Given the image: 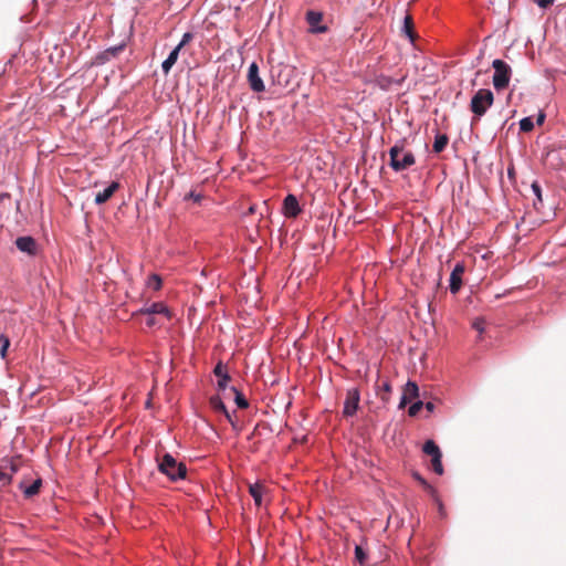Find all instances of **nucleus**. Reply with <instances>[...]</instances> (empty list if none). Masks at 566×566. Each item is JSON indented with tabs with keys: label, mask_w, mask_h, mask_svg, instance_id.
I'll use <instances>...</instances> for the list:
<instances>
[{
	"label": "nucleus",
	"mask_w": 566,
	"mask_h": 566,
	"mask_svg": "<svg viewBox=\"0 0 566 566\" xmlns=\"http://www.w3.org/2000/svg\"><path fill=\"white\" fill-rule=\"evenodd\" d=\"M389 166L395 171H402L415 165L416 158L411 150L405 149L403 143H397L389 149Z\"/></svg>",
	"instance_id": "f257e3e1"
},
{
	"label": "nucleus",
	"mask_w": 566,
	"mask_h": 566,
	"mask_svg": "<svg viewBox=\"0 0 566 566\" xmlns=\"http://www.w3.org/2000/svg\"><path fill=\"white\" fill-rule=\"evenodd\" d=\"M158 470L167 475L171 481L182 480L187 475V467L169 453H165L161 459L157 457Z\"/></svg>",
	"instance_id": "f03ea898"
},
{
	"label": "nucleus",
	"mask_w": 566,
	"mask_h": 566,
	"mask_svg": "<svg viewBox=\"0 0 566 566\" xmlns=\"http://www.w3.org/2000/svg\"><path fill=\"white\" fill-rule=\"evenodd\" d=\"M494 102V95L491 90L480 88L471 98L470 111L474 114V119H480Z\"/></svg>",
	"instance_id": "7ed1b4c3"
},
{
	"label": "nucleus",
	"mask_w": 566,
	"mask_h": 566,
	"mask_svg": "<svg viewBox=\"0 0 566 566\" xmlns=\"http://www.w3.org/2000/svg\"><path fill=\"white\" fill-rule=\"evenodd\" d=\"M492 66L494 69V74L492 77L494 88L496 91H502L506 88L510 84L512 75L511 66L500 59L494 60L492 62Z\"/></svg>",
	"instance_id": "20e7f679"
},
{
	"label": "nucleus",
	"mask_w": 566,
	"mask_h": 566,
	"mask_svg": "<svg viewBox=\"0 0 566 566\" xmlns=\"http://www.w3.org/2000/svg\"><path fill=\"white\" fill-rule=\"evenodd\" d=\"M360 392L357 388L348 389L346 392V399L344 401L343 415L345 417H353L359 407Z\"/></svg>",
	"instance_id": "39448f33"
},
{
	"label": "nucleus",
	"mask_w": 566,
	"mask_h": 566,
	"mask_svg": "<svg viewBox=\"0 0 566 566\" xmlns=\"http://www.w3.org/2000/svg\"><path fill=\"white\" fill-rule=\"evenodd\" d=\"M137 314H154L166 321H170L172 318L170 308L163 302H154L149 306H145L137 311Z\"/></svg>",
	"instance_id": "423d86ee"
},
{
	"label": "nucleus",
	"mask_w": 566,
	"mask_h": 566,
	"mask_svg": "<svg viewBox=\"0 0 566 566\" xmlns=\"http://www.w3.org/2000/svg\"><path fill=\"white\" fill-rule=\"evenodd\" d=\"M248 82L253 92L261 93L265 90L264 83L259 75V66L255 62L251 63L249 66Z\"/></svg>",
	"instance_id": "0eeeda50"
},
{
	"label": "nucleus",
	"mask_w": 566,
	"mask_h": 566,
	"mask_svg": "<svg viewBox=\"0 0 566 566\" xmlns=\"http://www.w3.org/2000/svg\"><path fill=\"white\" fill-rule=\"evenodd\" d=\"M465 271L463 263H457L450 275V292L457 294L462 286V275Z\"/></svg>",
	"instance_id": "6e6552de"
},
{
	"label": "nucleus",
	"mask_w": 566,
	"mask_h": 566,
	"mask_svg": "<svg viewBox=\"0 0 566 566\" xmlns=\"http://www.w3.org/2000/svg\"><path fill=\"white\" fill-rule=\"evenodd\" d=\"M283 213L286 218H296L301 213L298 200L294 195H287L283 201Z\"/></svg>",
	"instance_id": "1a4fd4ad"
},
{
	"label": "nucleus",
	"mask_w": 566,
	"mask_h": 566,
	"mask_svg": "<svg viewBox=\"0 0 566 566\" xmlns=\"http://www.w3.org/2000/svg\"><path fill=\"white\" fill-rule=\"evenodd\" d=\"M419 396V388L415 381L409 380L402 390V396L399 402V408L402 409L410 402L412 399Z\"/></svg>",
	"instance_id": "9d476101"
},
{
	"label": "nucleus",
	"mask_w": 566,
	"mask_h": 566,
	"mask_svg": "<svg viewBox=\"0 0 566 566\" xmlns=\"http://www.w3.org/2000/svg\"><path fill=\"white\" fill-rule=\"evenodd\" d=\"M213 374L219 378L218 380V389L220 391H224L228 387V382L231 380V377L228 373V369L226 366H223L222 361H219L214 369H213Z\"/></svg>",
	"instance_id": "9b49d317"
},
{
	"label": "nucleus",
	"mask_w": 566,
	"mask_h": 566,
	"mask_svg": "<svg viewBox=\"0 0 566 566\" xmlns=\"http://www.w3.org/2000/svg\"><path fill=\"white\" fill-rule=\"evenodd\" d=\"M123 44L108 48L95 56L94 64L102 65L108 62L111 59L116 57L123 51Z\"/></svg>",
	"instance_id": "f8f14e48"
},
{
	"label": "nucleus",
	"mask_w": 566,
	"mask_h": 566,
	"mask_svg": "<svg viewBox=\"0 0 566 566\" xmlns=\"http://www.w3.org/2000/svg\"><path fill=\"white\" fill-rule=\"evenodd\" d=\"M17 248L30 255L36 253V242L32 237H20L15 240Z\"/></svg>",
	"instance_id": "ddd939ff"
},
{
	"label": "nucleus",
	"mask_w": 566,
	"mask_h": 566,
	"mask_svg": "<svg viewBox=\"0 0 566 566\" xmlns=\"http://www.w3.org/2000/svg\"><path fill=\"white\" fill-rule=\"evenodd\" d=\"M209 405L211 407V409L217 412V413H222L226 419L233 424V419H232V416L231 413L227 410V407L226 405L223 403L222 399L220 398V396H212L210 397L209 399Z\"/></svg>",
	"instance_id": "4468645a"
},
{
	"label": "nucleus",
	"mask_w": 566,
	"mask_h": 566,
	"mask_svg": "<svg viewBox=\"0 0 566 566\" xmlns=\"http://www.w3.org/2000/svg\"><path fill=\"white\" fill-rule=\"evenodd\" d=\"M390 382L388 380H381L380 377H378V380L376 382V395L379 397L381 401L388 402L390 399Z\"/></svg>",
	"instance_id": "2eb2a0df"
},
{
	"label": "nucleus",
	"mask_w": 566,
	"mask_h": 566,
	"mask_svg": "<svg viewBox=\"0 0 566 566\" xmlns=\"http://www.w3.org/2000/svg\"><path fill=\"white\" fill-rule=\"evenodd\" d=\"M119 188V184L116 181H113L106 189L103 191H99L95 196V203L103 205L106 201H108L112 196L115 193V191Z\"/></svg>",
	"instance_id": "dca6fc26"
},
{
	"label": "nucleus",
	"mask_w": 566,
	"mask_h": 566,
	"mask_svg": "<svg viewBox=\"0 0 566 566\" xmlns=\"http://www.w3.org/2000/svg\"><path fill=\"white\" fill-rule=\"evenodd\" d=\"M138 316H144V324L148 327V328H154V327H161L165 325V323L167 322L166 319L157 316V315H154V314H137L134 313V317H138Z\"/></svg>",
	"instance_id": "f3484780"
},
{
	"label": "nucleus",
	"mask_w": 566,
	"mask_h": 566,
	"mask_svg": "<svg viewBox=\"0 0 566 566\" xmlns=\"http://www.w3.org/2000/svg\"><path fill=\"white\" fill-rule=\"evenodd\" d=\"M266 488L262 483H253L249 485V493L253 497L256 506L262 505V496Z\"/></svg>",
	"instance_id": "a211bd4d"
},
{
	"label": "nucleus",
	"mask_w": 566,
	"mask_h": 566,
	"mask_svg": "<svg viewBox=\"0 0 566 566\" xmlns=\"http://www.w3.org/2000/svg\"><path fill=\"white\" fill-rule=\"evenodd\" d=\"M42 486V480L36 479L30 485H27L24 482L20 483V489L22 490L25 497H32L40 492Z\"/></svg>",
	"instance_id": "6ab92c4d"
},
{
	"label": "nucleus",
	"mask_w": 566,
	"mask_h": 566,
	"mask_svg": "<svg viewBox=\"0 0 566 566\" xmlns=\"http://www.w3.org/2000/svg\"><path fill=\"white\" fill-rule=\"evenodd\" d=\"M180 48L176 46L171 52L170 54L168 55V57L161 64V69H163V72L165 74H168L171 70V67L175 65V63L177 62L178 60V56H179V52H180Z\"/></svg>",
	"instance_id": "aec40b11"
},
{
	"label": "nucleus",
	"mask_w": 566,
	"mask_h": 566,
	"mask_svg": "<svg viewBox=\"0 0 566 566\" xmlns=\"http://www.w3.org/2000/svg\"><path fill=\"white\" fill-rule=\"evenodd\" d=\"M448 143H449V138L447 135H444V134L437 135L434 138V143H433V151L437 154L441 153L447 147Z\"/></svg>",
	"instance_id": "412c9836"
},
{
	"label": "nucleus",
	"mask_w": 566,
	"mask_h": 566,
	"mask_svg": "<svg viewBox=\"0 0 566 566\" xmlns=\"http://www.w3.org/2000/svg\"><path fill=\"white\" fill-rule=\"evenodd\" d=\"M401 81H395L394 78L386 75H378L376 77V83L382 88L388 90L394 83L400 84Z\"/></svg>",
	"instance_id": "4be33fe9"
},
{
	"label": "nucleus",
	"mask_w": 566,
	"mask_h": 566,
	"mask_svg": "<svg viewBox=\"0 0 566 566\" xmlns=\"http://www.w3.org/2000/svg\"><path fill=\"white\" fill-rule=\"evenodd\" d=\"M422 451L426 454L430 455L431 458L434 457V454H440L441 453L439 447L432 440H428V441L424 442Z\"/></svg>",
	"instance_id": "5701e85b"
},
{
	"label": "nucleus",
	"mask_w": 566,
	"mask_h": 566,
	"mask_svg": "<svg viewBox=\"0 0 566 566\" xmlns=\"http://www.w3.org/2000/svg\"><path fill=\"white\" fill-rule=\"evenodd\" d=\"M403 31L407 34V36L413 41L415 40V32H413V21L411 15H406L403 21Z\"/></svg>",
	"instance_id": "b1692460"
},
{
	"label": "nucleus",
	"mask_w": 566,
	"mask_h": 566,
	"mask_svg": "<svg viewBox=\"0 0 566 566\" xmlns=\"http://www.w3.org/2000/svg\"><path fill=\"white\" fill-rule=\"evenodd\" d=\"M230 390L234 394V401L239 408L244 409L248 408L249 402L245 397L235 387H231Z\"/></svg>",
	"instance_id": "393cba45"
},
{
	"label": "nucleus",
	"mask_w": 566,
	"mask_h": 566,
	"mask_svg": "<svg viewBox=\"0 0 566 566\" xmlns=\"http://www.w3.org/2000/svg\"><path fill=\"white\" fill-rule=\"evenodd\" d=\"M441 458H442V453L434 454V457L431 458V468H432L433 472L437 473L438 475L443 474V465L441 462Z\"/></svg>",
	"instance_id": "a878e982"
},
{
	"label": "nucleus",
	"mask_w": 566,
	"mask_h": 566,
	"mask_svg": "<svg viewBox=\"0 0 566 566\" xmlns=\"http://www.w3.org/2000/svg\"><path fill=\"white\" fill-rule=\"evenodd\" d=\"M161 284H163V281H161V277L157 274H151L149 277H148V281H147V286L153 289L154 291H158L160 290L161 287Z\"/></svg>",
	"instance_id": "bb28decb"
},
{
	"label": "nucleus",
	"mask_w": 566,
	"mask_h": 566,
	"mask_svg": "<svg viewBox=\"0 0 566 566\" xmlns=\"http://www.w3.org/2000/svg\"><path fill=\"white\" fill-rule=\"evenodd\" d=\"M533 128H534V123L531 117H524L523 119H521L520 129L522 132L528 133V132L533 130Z\"/></svg>",
	"instance_id": "cd10ccee"
},
{
	"label": "nucleus",
	"mask_w": 566,
	"mask_h": 566,
	"mask_svg": "<svg viewBox=\"0 0 566 566\" xmlns=\"http://www.w3.org/2000/svg\"><path fill=\"white\" fill-rule=\"evenodd\" d=\"M355 557L360 565H365L367 562V554L361 546L355 547Z\"/></svg>",
	"instance_id": "c85d7f7f"
},
{
	"label": "nucleus",
	"mask_w": 566,
	"mask_h": 566,
	"mask_svg": "<svg viewBox=\"0 0 566 566\" xmlns=\"http://www.w3.org/2000/svg\"><path fill=\"white\" fill-rule=\"evenodd\" d=\"M9 346V338L6 335L0 334V354H7Z\"/></svg>",
	"instance_id": "c756f323"
},
{
	"label": "nucleus",
	"mask_w": 566,
	"mask_h": 566,
	"mask_svg": "<svg viewBox=\"0 0 566 566\" xmlns=\"http://www.w3.org/2000/svg\"><path fill=\"white\" fill-rule=\"evenodd\" d=\"M423 407V402L422 401H416L415 403H412L409 409H408V413L409 416L411 417H415L418 415V412L421 410V408Z\"/></svg>",
	"instance_id": "7c9ffc66"
},
{
	"label": "nucleus",
	"mask_w": 566,
	"mask_h": 566,
	"mask_svg": "<svg viewBox=\"0 0 566 566\" xmlns=\"http://www.w3.org/2000/svg\"><path fill=\"white\" fill-rule=\"evenodd\" d=\"M321 14L317 12L310 11L307 12V21L310 24H315L321 20Z\"/></svg>",
	"instance_id": "2f4dec72"
},
{
	"label": "nucleus",
	"mask_w": 566,
	"mask_h": 566,
	"mask_svg": "<svg viewBox=\"0 0 566 566\" xmlns=\"http://www.w3.org/2000/svg\"><path fill=\"white\" fill-rule=\"evenodd\" d=\"M532 191L535 195L538 202H542V189L541 186L535 181L532 184Z\"/></svg>",
	"instance_id": "473e14b6"
},
{
	"label": "nucleus",
	"mask_w": 566,
	"mask_h": 566,
	"mask_svg": "<svg viewBox=\"0 0 566 566\" xmlns=\"http://www.w3.org/2000/svg\"><path fill=\"white\" fill-rule=\"evenodd\" d=\"M192 38H193L192 33L186 32L182 35V39H181V41L179 42V44L177 46L182 49L186 44H188L192 40Z\"/></svg>",
	"instance_id": "72a5a7b5"
},
{
	"label": "nucleus",
	"mask_w": 566,
	"mask_h": 566,
	"mask_svg": "<svg viewBox=\"0 0 566 566\" xmlns=\"http://www.w3.org/2000/svg\"><path fill=\"white\" fill-rule=\"evenodd\" d=\"M485 321L483 318H478L473 322V328L480 333L484 331Z\"/></svg>",
	"instance_id": "f704fd0d"
},
{
	"label": "nucleus",
	"mask_w": 566,
	"mask_h": 566,
	"mask_svg": "<svg viewBox=\"0 0 566 566\" xmlns=\"http://www.w3.org/2000/svg\"><path fill=\"white\" fill-rule=\"evenodd\" d=\"M535 3L539 7V8H548L551 7L555 0H534Z\"/></svg>",
	"instance_id": "c9c22d12"
},
{
	"label": "nucleus",
	"mask_w": 566,
	"mask_h": 566,
	"mask_svg": "<svg viewBox=\"0 0 566 566\" xmlns=\"http://www.w3.org/2000/svg\"><path fill=\"white\" fill-rule=\"evenodd\" d=\"M12 474H7L6 472L0 470V481L4 484L11 483Z\"/></svg>",
	"instance_id": "e433bc0d"
},
{
	"label": "nucleus",
	"mask_w": 566,
	"mask_h": 566,
	"mask_svg": "<svg viewBox=\"0 0 566 566\" xmlns=\"http://www.w3.org/2000/svg\"><path fill=\"white\" fill-rule=\"evenodd\" d=\"M186 199H192L196 202H200V200L202 199V196L200 193H196L195 191H190L186 196Z\"/></svg>",
	"instance_id": "4c0bfd02"
},
{
	"label": "nucleus",
	"mask_w": 566,
	"mask_h": 566,
	"mask_svg": "<svg viewBox=\"0 0 566 566\" xmlns=\"http://www.w3.org/2000/svg\"><path fill=\"white\" fill-rule=\"evenodd\" d=\"M423 407L429 411V412H432L434 410V403L431 402V401H428L426 403H423Z\"/></svg>",
	"instance_id": "58836bf2"
},
{
	"label": "nucleus",
	"mask_w": 566,
	"mask_h": 566,
	"mask_svg": "<svg viewBox=\"0 0 566 566\" xmlns=\"http://www.w3.org/2000/svg\"><path fill=\"white\" fill-rule=\"evenodd\" d=\"M415 478L422 484L424 485L426 488H430V485L427 483V481L424 479H422L420 475L418 474H415Z\"/></svg>",
	"instance_id": "ea45409f"
},
{
	"label": "nucleus",
	"mask_w": 566,
	"mask_h": 566,
	"mask_svg": "<svg viewBox=\"0 0 566 566\" xmlns=\"http://www.w3.org/2000/svg\"><path fill=\"white\" fill-rule=\"evenodd\" d=\"M545 120V114L543 112H541L537 116V124L538 125H542Z\"/></svg>",
	"instance_id": "a19ab883"
},
{
	"label": "nucleus",
	"mask_w": 566,
	"mask_h": 566,
	"mask_svg": "<svg viewBox=\"0 0 566 566\" xmlns=\"http://www.w3.org/2000/svg\"><path fill=\"white\" fill-rule=\"evenodd\" d=\"M10 469L12 473H15L18 471V465L14 462H11Z\"/></svg>",
	"instance_id": "79ce46f5"
},
{
	"label": "nucleus",
	"mask_w": 566,
	"mask_h": 566,
	"mask_svg": "<svg viewBox=\"0 0 566 566\" xmlns=\"http://www.w3.org/2000/svg\"><path fill=\"white\" fill-rule=\"evenodd\" d=\"M249 212L250 213H254V207L253 206L249 208Z\"/></svg>",
	"instance_id": "37998d69"
}]
</instances>
